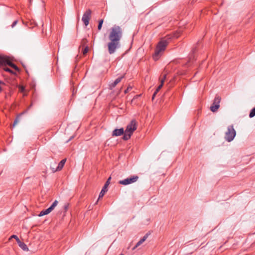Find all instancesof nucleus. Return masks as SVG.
<instances>
[{
	"mask_svg": "<svg viewBox=\"0 0 255 255\" xmlns=\"http://www.w3.org/2000/svg\"><path fill=\"white\" fill-rule=\"evenodd\" d=\"M3 58L4 59L3 60L2 65H8L11 68H13L15 70L17 71H19V68L15 64L11 62L10 59L8 57L4 56Z\"/></svg>",
	"mask_w": 255,
	"mask_h": 255,
	"instance_id": "obj_7",
	"label": "nucleus"
},
{
	"mask_svg": "<svg viewBox=\"0 0 255 255\" xmlns=\"http://www.w3.org/2000/svg\"><path fill=\"white\" fill-rule=\"evenodd\" d=\"M10 238H13V239H15L16 241L17 242L18 241H19L20 240L19 239V238H18V237L16 236V235H12L11 237H10Z\"/></svg>",
	"mask_w": 255,
	"mask_h": 255,
	"instance_id": "obj_26",
	"label": "nucleus"
},
{
	"mask_svg": "<svg viewBox=\"0 0 255 255\" xmlns=\"http://www.w3.org/2000/svg\"><path fill=\"white\" fill-rule=\"evenodd\" d=\"M138 179V176L137 175H133L130 177L127 178L125 179L120 180L119 183L120 184L124 185H127L131 183H133L137 181Z\"/></svg>",
	"mask_w": 255,
	"mask_h": 255,
	"instance_id": "obj_5",
	"label": "nucleus"
},
{
	"mask_svg": "<svg viewBox=\"0 0 255 255\" xmlns=\"http://www.w3.org/2000/svg\"><path fill=\"white\" fill-rule=\"evenodd\" d=\"M103 22H104L103 19H101L99 21V23H98V29L99 30H101L102 27Z\"/></svg>",
	"mask_w": 255,
	"mask_h": 255,
	"instance_id": "obj_20",
	"label": "nucleus"
},
{
	"mask_svg": "<svg viewBox=\"0 0 255 255\" xmlns=\"http://www.w3.org/2000/svg\"><path fill=\"white\" fill-rule=\"evenodd\" d=\"M4 70L5 71L8 72L12 74H13V75H15L16 74L15 72H13L12 70H11L9 68L5 67V68H4Z\"/></svg>",
	"mask_w": 255,
	"mask_h": 255,
	"instance_id": "obj_22",
	"label": "nucleus"
},
{
	"mask_svg": "<svg viewBox=\"0 0 255 255\" xmlns=\"http://www.w3.org/2000/svg\"><path fill=\"white\" fill-rule=\"evenodd\" d=\"M58 203V202L57 200L54 201V202L52 203V204L50 206V207H49L50 208V209L51 211H53L54 210V209L55 208V207L57 205Z\"/></svg>",
	"mask_w": 255,
	"mask_h": 255,
	"instance_id": "obj_17",
	"label": "nucleus"
},
{
	"mask_svg": "<svg viewBox=\"0 0 255 255\" xmlns=\"http://www.w3.org/2000/svg\"><path fill=\"white\" fill-rule=\"evenodd\" d=\"M0 84H3V83L1 81H0ZM1 90H2V88H1V87L0 86V92H1Z\"/></svg>",
	"mask_w": 255,
	"mask_h": 255,
	"instance_id": "obj_35",
	"label": "nucleus"
},
{
	"mask_svg": "<svg viewBox=\"0 0 255 255\" xmlns=\"http://www.w3.org/2000/svg\"><path fill=\"white\" fill-rule=\"evenodd\" d=\"M17 243L18 244L19 247L21 248L23 251H27L28 250V247L24 243L21 242L20 240Z\"/></svg>",
	"mask_w": 255,
	"mask_h": 255,
	"instance_id": "obj_14",
	"label": "nucleus"
},
{
	"mask_svg": "<svg viewBox=\"0 0 255 255\" xmlns=\"http://www.w3.org/2000/svg\"><path fill=\"white\" fill-rule=\"evenodd\" d=\"M125 134L124 129L123 128L120 129H115L112 132L113 136H118Z\"/></svg>",
	"mask_w": 255,
	"mask_h": 255,
	"instance_id": "obj_10",
	"label": "nucleus"
},
{
	"mask_svg": "<svg viewBox=\"0 0 255 255\" xmlns=\"http://www.w3.org/2000/svg\"><path fill=\"white\" fill-rule=\"evenodd\" d=\"M17 20L14 21L11 25V27H13L17 24Z\"/></svg>",
	"mask_w": 255,
	"mask_h": 255,
	"instance_id": "obj_29",
	"label": "nucleus"
},
{
	"mask_svg": "<svg viewBox=\"0 0 255 255\" xmlns=\"http://www.w3.org/2000/svg\"><path fill=\"white\" fill-rule=\"evenodd\" d=\"M192 58H194L193 54L190 56L189 61L186 63L187 65L188 64V63H189L191 62Z\"/></svg>",
	"mask_w": 255,
	"mask_h": 255,
	"instance_id": "obj_30",
	"label": "nucleus"
},
{
	"mask_svg": "<svg viewBox=\"0 0 255 255\" xmlns=\"http://www.w3.org/2000/svg\"><path fill=\"white\" fill-rule=\"evenodd\" d=\"M32 104L31 103V105L28 108V109H29L32 107Z\"/></svg>",
	"mask_w": 255,
	"mask_h": 255,
	"instance_id": "obj_36",
	"label": "nucleus"
},
{
	"mask_svg": "<svg viewBox=\"0 0 255 255\" xmlns=\"http://www.w3.org/2000/svg\"><path fill=\"white\" fill-rule=\"evenodd\" d=\"M168 44V42L166 40H162L158 43L154 53L152 55L154 60L156 61L159 59L161 53L165 50Z\"/></svg>",
	"mask_w": 255,
	"mask_h": 255,
	"instance_id": "obj_2",
	"label": "nucleus"
},
{
	"mask_svg": "<svg viewBox=\"0 0 255 255\" xmlns=\"http://www.w3.org/2000/svg\"><path fill=\"white\" fill-rule=\"evenodd\" d=\"M88 50H89V48H88V46H86V47L84 49V50H83V52H83V55H86V54L87 53V52H88Z\"/></svg>",
	"mask_w": 255,
	"mask_h": 255,
	"instance_id": "obj_24",
	"label": "nucleus"
},
{
	"mask_svg": "<svg viewBox=\"0 0 255 255\" xmlns=\"http://www.w3.org/2000/svg\"><path fill=\"white\" fill-rule=\"evenodd\" d=\"M92 11L91 9H87L83 14L82 20L83 21L84 24L87 26L89 23V20L91 18Z\"/></svg>",
	"mask_w": 255,
	"mask_h": 255,
	"instance_id": "obj_8",
	"label": "nucleus"
},
{
	"mask_svg": "<svg viewBox=\"0 0 255 255\" xmlns=\"http://www.w3.org/2000/svg\"><path fill=\"white\" fill-rule=\"evenodd\" d=\"M19 116H18L16 117V119H15L13 124V127H14L19 122Z\"/></svg>",
	"mask_w": 255,
	"mask_h": 255,
	"instance_id": "obj_23",
	"label": "nucleus"
},
{
	"mask_svg": "<svg viewBox=\"0 0 255 255\" xmlns=\"http://www.w3.org/2000/svg\"><path fill=\"white\" fill-rule=\"evenodd\" d=\"M255 116V107L250 112L249 114L250 118H253Z\"/></svg>",
	"mask_w": 255,
	"mask_h": 255,
	"instance_id": "obj_21",
	"label": "nucleus"
},
{
	"mask_svg": "<svg viewBox=\"0 0 255 255\" xmlns=\"http://www.w3.org/2000/svg\"><path fill=\"white\" fill-rule=\"evenodd\" d=\"M124 77V76H121L118 78H117L113 83H111L110 85V89H112L115 87L116 85L119 83L122 80V79Z\"/></svg>",
	"mask_w": 255,
	"mask_h": 255,
	"instance_id": "obj_12",
	"label": "nucleus"
},
{
	"mask_svg": "<svg viewBox=\"0 0 255 255\" xmlns=\"http://www.w3.org/2000/svg\"><path fill=\"white\" fill-rule=\"evenodd\" d=\"M236 135V131L233 125L228 126L227 131L225 132V138L228 142L232 141Z\"/></svg>",
	"mask_w": 255,
	"mask_h": 255,
	"instance_id": "obj_4",
	"label": "nucleus"
},
{
	"mask_svg": "<svg viewBox=\"0 0 255 255\" xmlns=\"http://www.w3.org/2000/svg\"><path fill=\"white\" fill-rule=\"evenodd\" d=\"M111 179V177H110L107 181L106 182L104 186H103L101 192L99 194L98 200H99L100 198H102L104 195L105 194L106 192L108 191V187L110 184V180Z\"/></svg>",
	"mask_w": 255,
	"mask_h": 255,
	"instance_id": "obj_9",
	"label": "nucleus"
},
{
	"mask_svg": "<svg viewBox=\"0 0 255 255\" xmlns=\"http://www.w3.org/2000/svg\"><path fill=\"white\" fill-rule=\"evenodd\" d=\"M58 203V202L57 200L54 201V202L52 203V204L50 206V207H49L50 208V209L51 211H53L54 210V209L55 208V207L57 205Z\"/></svg>",
	"mask_w": 255,
	"mask_h": 255,
	"instance_id": "obj_19",
	"label": "nucleus"
},
{
	"mask_svg": "<svg viewBox=\"0 0 255 255\" xmlns=\"http://www.w3.org/2000/svg\"><path fill=\"white\" fill-rule=\"evenodd\" d=\"M4 56L0 55V66L2 65V62L3 61V59Z\"/></svg>",
	"mask_w": 255,
	"mask_h": 255,
	"instance_id": "obj_27",
	"label": "nucleus"
},
{
	"mask_svg": "<svg viewBox=\"0 0 255 255\" xmlns=\"http://www.w3.org/2000/svg\"><path fill=\"white\" fill-rule=\"evenodd\" d=\"M157 92H156L155 91L154 92V93H153V95H152V100H153V99H154V98H155V96H156V94H157Z\"/></svg>",
	"mask_w": 255,
	"mask_h": 255,
	"instance_id": "obj_32",
	"label": "nucleus"
},
{
	"mask_svg": "<svg viewBox=\"0 0 255 255\" xmlns=\"http://www.w3.org/2000/svg\"><path fill=\"white\" fill-rule=\"evenodd\" d=\"M87 42L86 39H83L82 41V44H85Z\"/></svg>",
	"mask_w": 255,
	"mask_h": 255,
	"instance_id": "obj_33",
	"label": "nucleus"
},
{
	"mask_svg": "<svg viewBox=\"0 0 255 255\" xmlns=\"http://www.w3.org/2000/svg\"><path fill=\"white\" fill-rule=\"evenodd\" d=\"M120 255H124V254H120Z\"/></svg>",
	"mask_w": 255,
	"mask_h": 255,
	"instance_id": "obj_37",
	"label": "nucleus"
},
{
	"mask_svg": "<svg viewBox=\"0 0 255 255\" xmlns=\"http://www.w3.org/2000/svg\"><path fill=\"white\" fill-rule=\"evenodd\" d=\"M18 89L20 92H23L25 91V88L23 86H19Z\"/></svg>",
	"mask_w": 255,
	"mask_h": 255,
	"instance_id": "obj_25",
	"label": "nucleus"
},
{
	"mask_svg": "<svg viewBox=\"0 0 255 255\" xmlns=\"http://www.w3.org/2000/svg\"><path fill=\"white\" fill-rule=\"evenodd\" d=\"M136 129V122L135 120H132L130 122V123L127 125L125 134L123 137V139L124 140H127L129 139L131 135L132 134L134 131Z\"/></svg>",
	"mask_w": 255,
	"mask_h": 255,
	"instance_id": "obj_3",
	"label": "nucleus"
},
{
	"mask_svg": "<svg viewBox=\"0 0 255 255\" xmlns=\"http://www.w3.org/2000/svg\"><path fill=\"white\" fill-rule=\"evenodd\" d=\"M58 203V202L57 200L54 201V202L52 203V204L50 206V207H49L50 208V209L51 211H53L54 210V209L55 208V207L57 205Z\"/></svg>",
	"mask_w": 255,
	"mask_h": 255,
	"instance_id": "obj_18",
	"label": "nucleus"
},
{
	"mask_svg": "<svg viewBox=\"0 0 255 255\" xmlns=\"http://www.w3.org/2000/svg\"><path fill=\"white\" fill-rule=\"evenodd\" d=\"M69 207V204H65L64 206H63V208H64V210H65V212H66L68 208Z\"/></svg>",
	"mask_w": 255,
	"mask_h": 255,
	"instance_id": "obj_28",
	"label": "nucleus"
},
{
	"mask_svg": "<svg viewBox=\"0 0 255 255\" xmlns=\"http://www.w3.org/2000/svg\"><path fill=\"white\" fill-rule=\"evenodd\" d=\"M221 98L216 96L215 98L213 103L210 107V110L213 112H216L220 107V103L221 101Z\"/></svg>",
	"mask_w": 255,
	"mask_h": 255,
	"instance_id": "obj_6",
	"label": "nucleus"
},
{
	"mask_svg": "<svg viewBox=\"0 0 255 255\" xmlns=\"http://www.w3.org/2000/svg\"><path fill=\"white\" fill-rule=\"evenodd\" d=\"M130 89H131V87H128V88H127L126 90H125V93H128V91H129V90H130Z\"/></svg>",
	"mask_w": 255,
	"mask_h": 255,
	"instance_id": "obj_31",
	"label": "nucleus"
},
{
	"mask_svg": "<svg viewBox=\"0 0 255 255\" xmlns=\"http://www.w3.org/2000/svg\"><path fill=\"white\" fill-rule=\"evenodd\" d=\"M149 234L146 233L136 244V245L133 247L132 250H135L136 248L141 245L147 238L148 237Z\"/></svg>",
	"mask_w": 255,
	"mask_h": 255,
	"instance_id": "obj_11",
	"label": "nucleus"
},
{
	"mask_svg": "<svg viewBox=\"0 0 255 255\" xmlns=\"http://www.w3.org/2000/svg\"><path fill=\"white\" fill-rule=\"evenodd\" d=\"M166 75L165 74L164 76H163V78L160 81V85L158 86V87L157 88V89H156L155 90V92L158 93V91L161 89V88L162 87L163 85V84H164V80L165 79H166Z\"/></svg>",
	"mask_w": 255,
	"mask_h": 255,
	"instance_id": "obj_15",
	"label": "nucleus"
},
{
	"mask_svg": "<svg viewBox=\"0 0 255 255\" xmlns=\"http://www.w3.org/2000/svg\"><path fill=\"white\" fill-rule=\"evenodd\" d=\"M66 159H62L58 164L57 167V168L56 170H53V172H54L55 171H60V170H61L63 167V166L64 165L65 162H66Z\"/></svg>",
	"mask_w": 255,
	"mask_h": 255,
	"instance_id": "obj_13",
	"label": "nucleus"
},
{
	"mask_svg": "<svg viewBox=\"0 0 255 255\" xmlns=\"http://www.w3.org/2000/svg\"><path fill=\"white\" fill-rule=\"evenodd\" d=\"M122 36L123 30L120 26L115 25L111 28L108 36L109 42L107 43L108 51L110 54L115 53L121 47L120 41Z\"/></svg>",
	"mask_w": 255,
	"mask_h": 255,
	"instance_id": "obj_1",
	"label": "nucleus"
},
{
	"mask_svg": "<svg viewBox=\"0 0 255 255\" xmlns=\"http://www.w3.org/2000/svg\"><path fill=\"white\" fill-rule=\"evenodd\" d=\"M196 51V47H195V48H194L193 49V50H192L193 54L194 52H195V51Z\"/></svg>",
	"mask_w": 255,
	"mask_h": 255,
	"instance_id": "obj_34",
	"label": "nucleus"
},
{
	"mask_svg": "<svg viewBox=\"0 0 255 255\" xmlns=\"http://www.w3.org/2000/svg\"><path fill=\"white\" fill-rule=\"evenodd\" d=\"M52 211L49 208H47V209L46 210H42L41 211L39 214L38 215V216L39 217H41V216H44V215H47L49 213H50Z\"/></svg>",
	"mask_w": 255,
	"mask_h": 255,
	"instance_id": "obj_16",
	"label": "nucleus"
}]
</instances>
